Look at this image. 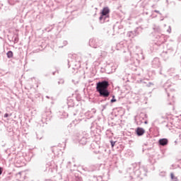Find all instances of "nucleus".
<instances>
[{
  "label": "nucleus",
  "mask_w": 181,
  "mask_h": 181,
  "mask_svg": "<svg viewBox=\"0 0 181 181\" xmlns=\"http://www.w3.org/2000/svg\"><path fill=\"white\" fill-rule=\"evenodd\" d=\"M109 86L110 83L107 81L98 82L97 83L96 90L99 92L100 97H108L110 95V92L107 89Z\"/></svg>",
  "instance_id": "obj_1"
},
{
  "label": "nucleus",
  "mask_w": 181,
  "mask_h": 181,
  "mask_svg": "<svg viewBox=\"0 0 181 181\" xmlns=\"http://www.w3.org/2000/svg\"><path fill=\"white\" fill-rule=\"evenodd\" d=\"M100 13L101 16L99 18L100 21H103L104 16H105V18H110V8L108 7H104Z\"/></svg>",
  "instance_id": "obj_2"
},
{
  "label": "nucleus",
  "mask_w": 181,
  "mask_h": 181,
  "mask_svg": "<svg viewBox=\"0 0 181 181\" xmlns=\"http://www.w3.org/2000/svg\"><path fill=\"white\" fill-rule=\"evenodd\" d=\"M136 132L138 136H142V135L145 134V129H144V128H141V127H138L136 130Z\"/></svg>",
  "instance_id": "obj_3"
},
{
  "label": "nucleus",
  "mask_w": 181,
  "mask_h": 181,
  "mask_svg": "<svg viewBox=\"0 0 181 181\" xmlns=\"http://www.w3.org/2000/svg\"><path fill=\"white\" fill-rule=\"evenodd\" d=\"M159 144H160V145L165 146V145H168V139H160Z\"/></svg>",
  "instance_id": "obj_4"
},
{
  "label": "nucleus",
  "mask_w": 181,
  "mask_h": 181,
  "mask_svg": "<svg viewBox=\"0 0 181 181\" xmlns=\"http://www.w3.org/2000/svg\"><path fill=\"white\" fill-rule=\"evenodd\" d=\"M7 57H8V59H11V57H13V52H12V51H8L7 52Z\"/></svg>",
  "instance_id": "obj_5"
},
{
  "label": "nucleus",
  "mask_w": 181,
  "mask_h": 181,
  "mask_svg": "<svg viewBox=\"0 0 181 181\" xmlns=\"http://www.w3.org/2000/svg\"><path fill=\"white\" fill-rule=\"evenodd\" d=\"M170 177L172 180H177V177H175V174H173V173H170Z\"/></svg>",
  "instance_id": "obj_6"
},
{
  "label": "nucleus",
  "mask_w": 181,
  "mask_h": 181,
  "mask_svg": "<svg viewBox=\"0 0 181 181\" xmlns=\"http://www.w3.org/2000/svg\"><path fill=\"white\" fill-rule=\"evenodd\" d=\"M110 144H111V145H112V148H114V146H115V141H110Z\"/></svg>",
  "instance_id": "obj_7"
},
{
  "label": "nucleus",
  "mask_w": 181,
  "mask_h": 181,
  "mask_svg": "<svg viewBox=\"0 0 181 181\" xmlns=\"http://www.w3.org/2000/svg\"><path fill=\"white\" fill-rule=\"evenodd\" d=\"M2 172H4V169L0 167V176L2 175Z\"/></svg>",
  "instance_id": "obj_8"
},
{
  "label": "nucleus",
  "mask_w": 181,
  "mask_h": 181,
  "mask_svg": "<svg viewBox=\"0 0 181 181\" xmlns=\"http://www.w3.org/2000/svg\"><path fill=\"white\" fill-rule=\"evenodd\" d=\"M9 117V115L8 113H6L4 115V118H8Z\"/></svg>",
  "instance_id": "obj_9"
},
{
  "label": "nucleus",
  "mask_w": 181,
  "mask_h": 181,
  "mask_svg": "<svg viewBox=\"0 0 181 181\" xmlns=\"http://www.w3.org/2000/svg\"><path fill=\"white\" fill-rule=\"evenodd\" d=\"M116 101H117L116 99H112V100H111V103H115Z\"/></svg>",
  "instance_id": "obj_10"
},
{
  "label": "nucleus",
  "mask_w": 181,
  "mask_h": 181,
  "mask_svg": "<svg viewBox=\"0 0 181 181\" xmlns=\"http://www.w3.org/2000/svg\"><path fill=\"white\" fill-rule=\"evenodd\" d=\"M155 12L158 13V11H155Z\"/></svg>",
  "instance_id": "obj_11"
},
{
  "label": "nucleus",
  "mask_w": 181,
  "mask_h": 181,
  "mask_svg": "<svg viewBox=\"0 0 181 181\" xmlns=\"http://www.w3.org/2000/svg\"><path fill=\"white\" fill-rule=\"evenodd\" d=\"M145 124H147V122H145Z\"/></svg>",
  "instance_id": "obj_12"
}]
</instances>
